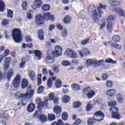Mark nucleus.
Returning a JSON list of instances; mask_svg holds the SVG:
<instances>
[{
	"label": "nucleus",
	"mask_w": 125,
	"mask_h": 125,
	"mask_svg": "<svg viewBox=\"0 0 125 125\" xmlns=\"http://www.w3.org/2000/svg\"><path fill=\"white\" fill-rule=\"evenodd\" d=\"M108 105L109 106V107H111L112 108L114 107V106H116V105H117V103L116 102H110L108 103Z\"/></svg>",
	"instance_id": "680f3d73"
},
{
	"label": "nucleus",
	"mask_w": 125,
	"mask_h": 125,
	"mask_svg": "<svg viewBox=\"0 0 125 125\" xmlns=\"http://www.w3.org/2000/svg\"><path fill=\"white\" fill-rule=\"evenodd\" d=\"M52 45V44H51V42H46L45 44V46L46 48H47L48 49L51 48Z\"/></svg>",
	"instance_id": "bf43d9fd"
},
{
	"label": "nucleus",
	"mask_w": 125,
	"mask_h": 125,
	"mask_svg": "<svg viewBox=\"0 0 125 125\" xmlns=\"http://www.w3.org/2000/svg\"><path fill=\"white\" fill-rule=\"evenodd\" d=\"M29 75L31 80H32V81H35V80L37 79V76H36V73H35V71L33 70L29 71Z\"/></svg>",
	"instance_id": "aec40b11"
},
{
	"label": "nucleus",
	"mask_w": 125,
	"mask_h": 125,
	"mask_svg": "<svg viewBox=\"0 0 125 125\" xmlns=\"http://www.w3.org/2000/svg\"><path fill=\"white\" fill-rule=\"evenodd\" d=\"M62 111L61 107L56 105L54 108V113L55 114H60Z\"/></svg>",
	"instance_id": "c756f323"
},
{
	"label": "nucleus",
	"mask_w": 125,
	"mask_h": 125,
	"mask_svg": "<svg viewBox=\"0 0 125 125\" xmlns=\"http://www.w3.org/2000/svg\"><path fill=\"white\" fill-rule=\"evenodd\" d=\"M13 39L17 43H20L22 42V34L21 30L18 28L13 29L12 32Z\"/></svg>",
	"instance_id": "f03ea898"
},
{
	"label": "nucleus",
	"mask_w": 125,
	"mask_h": 125,
	"mask_svg": "<svg viewBox=\"0 0 125 125\" xmlns=\"http://www.w3.org/2000/svg\"><path fill=\"white\" fill-rule=\"evenodd\" d=\"M71 88L73 91H80L81 86L76 83H73L71 84Z\"/></svg>",
	"instance_id": "ddd939ff"
},
{
	"label": "nucleus",
	"mask_w": 125,
	"mask_h": 125,
	"mask_svg": "<svg viewBox=\"0 0 125 125\" xmlns=\"http://www.w3.org/2000/svg\"><path fill=\"white\" fill-rule=\"evenodd\" d=\"M56 97L55 94L54 92L51 93L49 94V99L50 101L53 100Z\"/></svg>",
	"instance_id": "8fccbe9b"
},
{
	"label": "nucleus",
	"mask_w": 125,
	"mask_h": 125,
	"mask_svg": "<svg viewBox=\"0 0 125 125\" xmlns=\"http://www.w3.org/2000/svg\"><path fill=\"white\" fill-rule=\"evenodd\" d=\"M70 100H71V98L68 96L64 95L62 97V101L64 104L70 102Z\"/></svg>",
	"instance_id": "5701e85b"
},
{
	"label": "nucleus",
	"mask_w": 125,
	"mask_h": 125,
	"mask_svg": "<svg viewBox=\"0 0 125 125\" xmlns=\"http://www.w3.org/2000/svg\"><path fill=\"white\" fill-rule=\"evenodd\" d=\"M62 47L60 46H55V51L52 52V54L55 55L56 57H59L61 55H62Z\"/></svg>",
	"instance_id": "6e6552de"
},
{
	"label": "nucleus",
	"mask_w": 125,
	"mask_h": 125,
	"mask_svg": "<svg viewBox=\"0 0 125 125\" xmlns=\"http://www.w3.org/2000/svg\"><path fill=\"white\" fill-rule=\"evenodd\" d=\"M42 115V111L41 110H37L33 114L34 119H40V116Z\"/></svg>",
	"instance_id": "c85d7f7f"
},
{
	"label": "nucleus",
	"mask_w": 125,
	"mask_h": 125,
	"mask_svg": "<svg viewBox=\"0 0 125 125\" xmlns=\"http://www.w3.org/2000/svg\"><path fill=\"white\" fill-rule=\"evenodd\" d=\"M64 55L70 57L72 59L78 58V54L72 50V49H67L65 50Z\"/></svg>",
	"instance_id": "20e7f679"
},
{
	"label": "nucleus",
	"mask_w": 125,
	"mask_h": 125,
	"mask_svg": "<svg viewBox=\"0 0 125 125\" xmlns=\"http://www.w3.org/2000/svg\"><path fill=\"white\" fill-rule=\"evenodd\" d=\"M25 63L26 62H25V58L22 59L21 62L20 63V68H21V69L23 68L24 66H25Z\"/></svg>",
	"instance_id": "4d7b16f0"
},
{
	"label": "nucleus",
	"mask_w": 125,
	"mask_h": 125,
	"mask_svg": "<svg viewBox=\"0 0 125 125\" xmlns=\"http://www.w3.org/2000/svg\"><path fill=\"white\" fill-rule=\"evenodd\" d=\"M34 12L33 10H31L28 11L27 13V18L30 20L31 19H32L33 17H34Z\"/></svg>",
	"instance_id": "cd10ccee"
},
{
	"label": "nucleus",
	"mask_w": 125,
	"mask_h": 125,
	"mask_svg": "<svg viewBox=\"0 0 125 125\" xmlns=\"http://www.w3.org/2000/svg\"><path fill=\"white\" fill-rule=\"evenodd\" d=\"M45 61L47 63H49V64H51L54 62V60L52 59V58L48 56L45 59Z\"/></svg>",
	"instance_id": "a19ab883"
},
{
	"label": "nucleus",
	"mask_w": 125,
	"mask_h": 125,
	"mask_svg": "<svg viewBox=\"0 0 125 125\" xmlns=\"http://www.w3.org/2000/svg\"><path fill=\"white\" fill-rule=\"evenodd\" d=\"M37 83L38 85H41L42 84V74H38L37 77Z\"/></svg>",
	"instance_id": "a18cd8bd"
},
{
	"label": "nucleus",
	"mask_w": 125,
	"mask_h": 125,
	"mask_svg": "<svg viewBox=\"0 0 125 125\" xmlns=\"http://www.w3.org/2000/svg\"><path fill=\"white\" fill-rule=\"evenodd\" d=\"M55 86L57 88H60L62 86V82L60 79H56L55 83Z\"/></svg>",
	"instance_id": "bb28decb"
},
{
	"label": "nucleus",
	"mask_w": 125,
	"mask_h": 125,
	"mask_svg": "<svg viewBox=\"0 0 125 125\" xmlns=\"http://www.w3.org/2000/svg\"><path fill=\"white\" fill-rule=\"evenodd\" d=\"M81 106V103L79 102H76L73 103V107L75 108V109H77V108H79Z\"/></svg>",
	"instance_id": "13d9d810"
},
{
	"label": "nucleus",
	"mask_w": 125,
	"mask_h": 125,
	"mask_svg": "<svg viewBox=\"0 0 125 125\" xmlns=\"http://www.w3.org/2000/svg\"><path fill=\"white\" fill-rule=\"evenodd\" d=\"M20 84H21V78L20 75L18 74L13 82V86L15 88H18L20 86Z\"/></svg>",
	"instance_id": "0eeeda50"
},
{
	"label": "nucleus",
	"mask_w": 125,
	"mask_h": 125,
	"mask_svg": "<svg viewBox=\"0 0 125 125\" xmlns=\"http://www.w3.org/2000/svg\"><path fill=\"white\" fill-rule=\"evenodd\" d=\"M114 21H115V18L113 16L110 15L108 17L107 23L110 24H113V22Z\"/></svg>",
	"instance_id": "ea45409f"
},
{
	"label": "nucleus",
	"mask_w": 125,
	"mask_h": 125,
	"mask_svg": "<svg viewBox=\"0 0 125 125\" xmlns=\"http://www.w3.org/2000/svg\"><path fill=\"white\" fill-rule=\"evenodd\" d=\"M5 8V4L2 0H0V11L1 12H3V11H4Z\"/></svg>",
	"instance_id": "2f4dec72"
},
{
	"label": "nucleus",
	"mask_w": 125,
	"mask_h": 125,
	"mask_svg": "<svg viewBox=\"0 0 125 125\" xmlns=\"http://www.w3.org/2000/svg\"><path fill=\"white\" fill-rule=\"evenodd\" d=\"M104 120V119L103 118L100 119H92V118H89L88 119L87 123L88 125H94V124H95L96 122H103V121Z\"/></svg>",
	"instance_id": "9d476101"
},
{
	"label": "nucleus",
	"mask_w": 125,
	"mask_h": 125,
	"mask_svg": "<svg viewBox=\"0 0 125 125\" xmlns=\"http://www.w3.org/2000/svg\"><path fill=\"white\" fill-rule=\"evenodd\" d=\"M50 13H45L43 15V20H45V21H48V20H49V18L50 17Z\"/></svg>",
	"instance_id": "c9c22d12"
},
{
	"label": "nucleus",
	"mask_w": 125,
	"mask_h": 125,
	"mask_svg": "<svg viewBox=\"0 0 125 125\" xmlns=\"http://www.w3.org/2000/svg\"><path fill=\"white\" fill-rule=\"evenodd\" d=\"M94 115V116H96V117H97V118H103L102 119H103L105 117L104 113L101 112V111H96Z\"/></svg>",
	"instance_id": "4be33fe9"
},
{
	"label": "nucleus",
	"mask_w": 125,
	"mask_h": 125,
	"mask_svg": "<svg viewBox=\"0 0 125 125\" xmlns=\"http://www.w3.org/2000/svg\"><path fill=\"white\" fill-rule=\"evenodd\" d=\"M71 21H72V18L69 16H66L63 20L64 24H70Z\"/></svg>",
	"instance_id": "6ab92c4d"
},
{
	"label": "nucleus",
	"mask_w": 125,
	"mask_h": 125,
	"mask_svg": "<svg viewBox=\"0 0 125 125\" xmlns=\"http://www.w3.org/2000/svg\"><path fill=\"white\" fill-rule=\"evenodd\" d=\"M92 109V104H91V102H89L88 103L87 106L86 107V111L87 112H89V111L91 110Z\"/></svg>",
	"instance_id": "de8ad7c7"
},
{
	"label": "nucleus",
	"mask_w": 125,
	"mask_h": 125,
	"mask_svg": "<svg viewBox=\"0 0 125 125\" xmlns=\"http://www.w3.org/2000/svg\"><path fill=\"white\" fill-rule=\"evenodd\" d=\"M116 93H117V91L115 89L107 90L106 92V94H107L108 96H110L111 97L115 96L116 95Z\"/></svg>",
	"instance_id": "f8f14e48"
},
{
	"label": "nucleus",
	"mask_w": 125,
	"mask_h": 125,
	"mask_svg": "<svg viewBox=\"0 0 125 125\" xmlns=\"http://www.w3.org/2000/svg\"><path fill=\"white\" fill-rule=\"evenodd\" d=\"M38 37L41 41L44 40V32L42 30H40L38 31Z\"/></svg>",
	"instance_id": "dca6fc26"
},
{
	"label": "nucleus",
	"mask_w": 125,
	"mask_h": 125,
	"mask_svg": "<svg viewBox=\"0 0 125 125\" xmlns=\"http://www.w3.org/2000/svg\"><path fill=\"white\" fill-rule=\"evenodd\" d=\"M78 53L79 54L80 57H81L82 58H83V56H84V52L83 51V50H79L78 51Z\"/></svg>",
	"instance_id": "0e129e2a"
},
{
	"label": "nucleus",
	"mask_w": 125,
	"mask_h": 125,
	"mask_svg": "<svg viewBox=\"0 0 125 125\" xmlns=\"http://www.w3.org/2000/svg\"><path fill=\"white\" fill-rule=\"evenodd\" d=\"M33 5L36 8H40L42 5V0H36L33 1Z\"/></svg>",
	"instance_id": "2eb2a0df"
},
{
	"label": "nucleus",
	"mask_w": 125,
	"mask_h": 125,
	"mask_svg": "<svg viewBox=\"0 0 125 125\" xmlns=\"http://www.w3.org/2000/svg\"><path fill=\"white\" fill-rule=\"evenodd\" d=\"M43 91H44V86H41L38 89L37 93H39V94H42Z\"/></svg>",
	"instance_id": "c03bdc74"
},
{
	"label": "nucleus",
	"mask_w": 125,
	"mask_h": 125,
	"mask_svg": "<svg viewBox=\"0 0 125 125\" xmlns=\"http://www.w3.org/2000/svg\"><path fill=\"white\" fill-rule=\"evenodd\" d=\"M112 46L114 47L115 49H117V50H121L123 49V46L121 44H119L117 43H112Z\"/></svg>",
	"instance_id": "393cba45"
},
{
	"label": "nucleus",
	"mask_w": 125,
	"mask_h": 125,
	"mask_svg": "<svg viewBox=\"0 0 125 125\" xmlns=\"http://www.w3.org/2000/svg\"><path fill=\"white\" fill-rule=\"evenodd\" d=\"M92 91V90H91V88H90V87H86L83 89V91L84 93H85V94L89 93V92H90Z\"/></svg>",
	"instance_id": "603ef678"
},
{
	"label": "nucleus",
	"mask_w": 125,
	"mask_h": 125,
	"mask_svg": "<svg viewBox=\"0 0 125 125\" xmlns=\"http://www.w3.org/2000/svg\"><path fill=\"white\" fill-rule=\"evenodd\" d=\"M48 120L49 122H52L55 120V115L53 114H49L48 115Z\"/></svg>",
	"instance_id": "58836bf2"
},
{
	"label": "nucleus",
	"mask_w": 125,
	"mask_h": 125,
	"mask_svg": "<svg viewBox=\"0 0 125 125\" xmlns=\"http://www.w3.org/2000/svg\"><path fill=\"white\" fill-rule=\"evenodd\" d=\"M82 123V120L80 119H77L76 121L72 124V125H79Z\"/></svg>",
	"instance_id": "e2e57ef3"
},
{
	"label": "nucleus",
	"mask_w": 125,
	"mask_h": 125,
	"mask_svg": "<svg viewBox=\"0 0 125 125\" xmlns=\"http://www.w3.org/2000/svg\"><path fill=\"white\" fill-rule=\"evenodd\" d=\"M43 11H48L50 9V6L47 4H44L42 7Z\"/></svg>",
	"instance_id": "f704fd0d"
},
{
	"label": "nucleus",
	"mask_w": 125,
	"mask_h": 125,
	"mask_svg": "<svg viewBox=\"0 0 125 125\" xmlns=\"http://www.w3.org/2000/svg\"><path fill=\"white\" fill-rule=\"evenodd\" d=\"M106 86L109 88L113 87V82L111 80H107L105 83Z\"/></svg>",
	"instance_id": "79ce46f5"
},
{
	"label": "nucleus",
	"mask_w": 125,
	"mask_h": 125,
	"mask_svg": "<svg viewBox=\"0 0 125 125\" xmlns=\"http://www.w3.org/2000/svg\"><path fill=\"white\" fill-rule=\"evenodd\" d=\"M35 110V104H30L27 107V111L29 113H32L34 112Z\"/></svg>",
	"instance_id": "a878e982"
},
{
	"label": "nucleus",
	"mask_w": 125,
	"mask_h": 125,
	"mask_svg": "<svg viewBox=\"0 0 125 125\" xmlns=\"http://www.w3.org/2000/svg\"><path fill=\"white\" fill-rule=\"evenodd\" d=\"M62 117L63 121H67V119H68V114L66 112H63L62 114Z\"/></svg>",
	"instance_id": "864d4df0"
},
{
	"label": "nucleus",
	"mask_w": 125,
	"mask_h": 125,
	"mask_svg": "<svg viewBox=\"0 0 125 125\" xmlns=\"http://www.w3.org/2000/svg\"><path fill=\"white\" fill-rule=\"evenodd\" d=\"M47 86L49 88H50L52 87V81L50 80V79H48L47 81Z\"/></svg>",
	"instance_id": "69168bd1"
},
{
	"label": "nucleus",
	"mask_w": 125,
	"mask_h": 125,
	"mask_svg": "<svg viewBox=\"0 0 125 125\" xmlns=\"http://www.w3.org/2000/svg\"><path fill=\"white\" fill-rule=\"evenodd\" d=\"M52 70L53 72H55V73H59V72H60V70H59V66H57L56 65L53 66Z\"/></svg>",
	"instance_id": "09e8293b"
},
{
	"label": "nucleus",
	"mask_w": 125,
	"mask_h": 125,
	"mask_svg": "<svg viewBox=\"0 0 125 125\" xmlns=\"http://www.w3.org/2000/svg\"><path fill=\"white\" fill-rule=\"evenodd\" d=\"M44 106H45L44 103L42 102V103L38 104V108L40 110H42V109H43Z\"/></svg>",
	"instance_id": "6e6d98bb"
},
{
	"label": "nucleus",
	"mask_w": 125,
	"mask_h": 125,
	"mask_svg": "<svg viewBox=\"0 0 125 125\" xmlns=\"http://www.w3.org/2000/svg\"><path fill=\"white\" fill-rule=\"evenodd\" d=\"M35 94V90L32 89V86L28 85L26 93H20L17 92L15 94L16 98H21V99H27L29 97H32L34 96Z\"/></svg>",
	"instance_id": "f257e3e1"
},
{
	"label": "nucleus",
	"mask_w": 125,
	"mask_h": 125,
	"mask_svg": "<svg viewBox=\"0 0 125 125\" xmlns=\"http://www.w3.org/2000/svg\"><path fill=\"white\" fill-rule=\"evenodd\" d=\"M62 65L63 66H70V62L66 61H63L62 62Z\"/></svg>",
	"instance_id": "338daca9"
},
{
	"label": "nucleus",
	"mask_w": 125,
	"mask_h": 125,
	"mask_svg": "<svg viewBox=\"0 0 125 125\" xmlns=\"http://www.w3.org/2000/svg\"><path fill=\"white\" fill-rule=\"evenodd\" d=\"M67 36H68V32L67 31V29L64 28L62 32V38H66Z\"/></svg>",
	"instance_id": "49530a36"
},
{
	"label": "nucleus",
	"mask_w": 125,
	"mask_h": 125,
	"mask_svg": "<svg viewBox=\"0 0 125 125\" xmlns=\"http://www.w3.org/2000/svg\"><path fill=\"white\" fill-rule=\"evenodd\" d=\"M23 10H26L28 8V5L27 4L26 2H23L21 5Z\"/></svg>",
	"instance_id": "052dcab7"
},
{
	"label": "nucleus",
	"mask_w": 125,
	"mask_h": 125,
	"mask_svg": "<svg viewBox=\"0 0 125 125\" xmlns=\"http://www.w3.org/2000/svg\"><path fill=\"white\" fill-rule=\"evenodd\" d=\"M110 9L112 10V11H114V12H116L117 14L119 15V16H122V17H125V10L121 8H116L114 7L113 8V7H110Z\"/></svg>",
	"instance_id": "423d86ee"
},
{
	"label": "nucleus",
	"mask_w": 125,
	"mask_h": 125,
	"mask_svg": "<svg viewBox=\"0 0 125 125\" xmlns=\"http://www.w3.org/2000/svg\"><path fill=\"white\" fill-rule=\"evenodd\" d=\"M116 96L118 101H119L120 103H123V100L122 98L123 96L122 95V94H121V93L117 94L116 95Z\"/></svg>",
	"instance_id": "37998d69"
},
{
	"label": "nucleus",
	"mask_w": 125,
	"mask_h": 125,
	"mask_svg": "<svg viewBox=\"0 0 125 125\" xmlns=\"http://www.w3.org/2000/svg\"><path fill=\"white\" fill-rule=\"evenodd\" d=\"M110 112L112 111V117L116 120H121V116L118 113V108L116 107H112L110 108Z\"/></svg>",
	"instance_id": "39448f33"
},
{
	"label": "nucleus",
	"mask_w": 125,
	"mask_h": 125,
	"mask_svg": "<svg viewBox=\"0 0 125 125\" xmlns=\"http://www.w3.org/2000/svg\"><path fill=\"white\" fill-rule=\"evenodd\" d=\"M34 54H35V56H36L38 60H41L42 59V51L39 50H36L34 51Z\"/></svg>",
	"instance_id": "a211bd4d"
},
{
	"label": "nucleus",
	"mask_w": 125,
	"mask_h": 125,
	"mask_svg": "<svg viewBox=\"0 0 125 125\" xmlns=\"http://www.w3.org/2000/svg\"><path fill=\"white\" fill-rule=\"evenodd\" d=\"M13 12L11 10H7V17L8 18H13Z\"/></svg>",
	"instance_id": "3c124183"
},
{
	"label": "nucleus",
	"mask_w": 125,
	"mask_h": 125,
	"mask_svg": "<svg viewBox=\"0 0 125 125\" xmlns=\"http://www.w3.org/2000/svg\"><path fill=\"white\" fill-rule=\"evenodd\" d=\"M36 23L37 25H40L43 23V17L42 15H38L36 18Z\"/></svg>",
	"instance_id": "1a4fd4ad"
},
{
	"label": "nucleus",
	"mask_w": 125,
	"mask_h": 125,
	"mask_svg": "<svg viewBox=\"0 0 125 125\" xmlns=\"http://www.w3.org/2000/svg\"><path fill=\"white\" fill-rule=\"evenodd\" d=\"M39 120L41 121V123H45L47 121V116L44 114L41 113V115L40 116Z\"/></svg>",
	"instance_id": "412c9836"
},
{
	"label": "nucleus",
	"mask_w": 125,
	"mask_h": 125,
	"mask_svg": "<svg viewBox=\"0 0 125 125\" xmlns=\"http://www.w3.org/2000/svg\"><path fill=\"white\" fill-rule=\"evenodd\" d=\"M92 12L93 13L92 15V18L94 23H98V22H99V19L97 17L98 16V14L95 10L94 11H92Z\"/></svg>",
	"instance_id": "9b49d317"
},
{
	"label": "nucleus",
	"mask_w": 125,
	"mask_h": 125,
	"mask_svg": "<svg viewBox=\"0 0 125 125\" xmlns=\"http://www.w3.org/2000/svg\"><path fill=\"white\" fill-rule=\"evenodd\" d=\"M28 86V81L26 79H23L22 80L21 84V88L24 89L26 88Z\"/></svg>",
	"instance_id": "e433bc0d"
},
{
	"label": "nucleus",
	"mask_w": 125,
	"mask_h": 125,
	"mask_svg": "<svg viewBox=\"0 0 125 125\" xmlns=\"http://www.w3.org/2000/svg\"><path fill=\"white\" fill-rule=\"evenodd\" d=\"M59 98L57 97H56L53 100V102L54 103V104H55V105H57V104H58V103H59Z\"/></svg>",
	"instance_id": "774afa93"
},
{
	"label": "nucleus",
	"mask_w": 125,
	"mask_h": 125,
	"mask_svg": "<svg viewBox=\"0 0 125 125\" xmlns=\"http://www.w3.org/2000/svg\"><path fill=\"white\" fill-rule=\"evenodd\" d=\"M116 0H108V1L110 5L114 6H118V5H120L121 4V2Z\"/></svg>",
	"instance_id": "f3484780"
},
{
	"label": "nucleus",
	"mask_w": 125,
	"mask_h": 125,
	"mask_svg": "<svg viewBox=\"0 0 125 125\" xmlns=\"http://www.w3.org/2000/svg\"><path fill=\"white\" fill-rule=\"evenodd\" d=\"M107 30L109 33L113 32V23H107Z\"/></svg>",
	"instance_id": "4c0bfd02"
},
{
	"label": "nucleus",
	"mask_w": 125,
	"mask_h": 125,
	"mask_svg": "<svg viewBox=\"0 0 125 125\" xmlns=\"http://www.w3.org/2000/svg\"><path fill=\"white\" fill-rule=\"evenodd\" d=\"M14 73V70L13 69H10L7 74V80L8 82L11 80V78H12V76H13V74Z\"/></svg>",
	"instance_id": "7c9ffc66"
},
{
	"label": "nucleus",
	"mask_w": 125,
	"mask_h": 125,
	"mask_svg": "<svg viewBox=\"0 0 125 125\" xmlns=\"http://www.w3.org/2000/svg\"><path fill=\"white\" fill-rule=\"evenodd\" d=\"M100 8L101 9H106V5H103L101 3L99 4V8L98 9V11L99 12V14L100 15V18H101V15H102V14H103L104 12H102V11L101 10V9H100Z\"/></svg>",
	"instance_id": "4468645a"
},
{
	"label": "nucleus",
	"mask_w": 125,
	"mask_h": 125,
	"mask_svg": "<svg viewBox=\"0 0 125 125\" xmlns=\"http://www.w3.org/2000/svg\"><path fill=\"white\" fill-rule=\"evenodd\" d=\"M112 41L115 42H121V37L119 35H115L112 37Z\"/></svg>",
	"instance_id": "72a5a7b5"
},
{
	"label": "nucleus",
	"mask_w": 125,
	"mask_h": 125,
	"mask_svg": "<svg viewBox=\"0 0 125 125\" xmlns=\"http://www.w3.org/2000/svg\"><path fill=\"white\" fill-rule=\"evenodd\" d=\"M86 63L88 66L91 65L93 68H96V67H99L101 65H103L105 62L104 60L96 61L95 59H89L86 61Z\"/></svg>",
	"instance_id": "7ed1b4c3"
},
{
	"label": "nucleus",
	"mask_w": 125,
	"mask_h": 125,
	"mask_svg": "<svg viewBox=\"0 0 125 125\" xmlns=\"http://www.w3.org/2000/svg\"><path fill=\"white\" fill-rule=\"evenodd\" d=\"M12 62V59H11V57H7L5 60V64H10L11 62Z\"/></svg>",
	"instance_id": "5fc2aeb1"
},
{
	"label": "nucleus",
	"mask_w": 125,
	"mask_h": 125,
	"mask_svg": "<svg viewBox=\"0 0 125 125\" xmlns=\"http://www.w3.org/2000/svg\"><path fill=\"white\" fill-rule=\"evenodd\" d=\"M95 95V92L93 90L91 91L89 93H87L86 94L87 98L88 99H91Z\"/></svg>",
	"instance_id": "473e14b6"
},
{
	"label": "nucleus",
	"mask_w": 125,
	"mask_h": 125,
	"mask_svg": "<svg viewBox=\"0 0 125 125\" xmlns=\"http://www.w3.org/2000/svg\"><path fill=\"white\" fill-rule=\"evenodd\" d=\"M104 62H105V63H106L107 64H117L118 63L117 61H114L113 59L111 58L105 59Z\"/></svg>",
	"instance_id": "b1692460"
}]
</instances>
